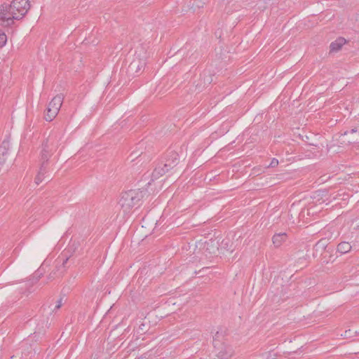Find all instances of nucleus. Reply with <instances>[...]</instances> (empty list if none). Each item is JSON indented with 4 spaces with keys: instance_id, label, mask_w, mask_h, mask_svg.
Returning a JSON list of instances; mask_svg holds the SVG:
<instances>
[{
    "instance_id": "nucleus-1",
    "label": "nucleus",
    "mask_w": 359,
    "mask_h": 359,
    "mask_svg": "<svg viewBox=\"0 0 359 359\" xmlns=\"http://www.w3.org/2000/svg\"><path fill=\"white\" fill-rule=\"evenodd\" d=\"M144 195V192L140 189H131L123 192L118 201V205L123 213L128 214L134 208L138 206Z\"/></svg>"
},
{
    "instance_id": "nucleus-2",
    "label": "nucleus",
    "mask_w": 359,
    "mask_h": 359,
    "mask_svg": "<svg viewBox=\"0 0 359 359\" xmlns=\"http://www.w3.org/2000/svg\"><path fill=\"white\" fill-rule=\"evenodd\" d=\"M62 135L59 132L51 133L43 144L41 158L48 161L59 149L61 145Z\"/></svg>"
},
{
    "instance_id": "nucleus-3",
    "label": "nucleus",
    "mask_w": 359,
    "mask_h": 359,
    "mask_svg": "<svg viewBox=\"0 0 359 359\" xmlns=\"http://www.w3.org/2000/svg\"><path fill=\"white\" fill-rule=\"evenodd\" d=\"M219 239L218 237L211 238L209 240H200L196 243V250H198V252H195L198 254L201 252V255L205 257L215 255L219 251Z\"/></svg>"
},
{
    "instance_id": "nucleus-4",
    "label": "nucleus",
    "mask_w": 359,
    "mask_h": 359,
    "mask_svg": "<svg viewBox=\"0 0 359 359\" xmlns=\"http://www.w3.org/2000/svg\"><path fill=\"white\" fill-rule=\"evenodd\" d=\"M146 52L144 48H141L139 50L135 51L133 58L128 67V72L132 75H138L144 69L146 66Z\"/></svg>"
},
{
    "instance_id": "nucleus-5",
    "label": "nucleus",
    "mask_w": 359,
    "mask_h": 359,
    "mask_svg": "<svg viewBox=\"0 0 359 359\" xmlns=\"http://www.w3.org/2000/svg\"><path fill=\"white\" fill-rule=\"evenodd\" d=\"M20 16L15 12L10 3H4L0 6V25L4 27L11 26L13 24V20H20Z\"/></svg>"
},
{
    "instance_id": "nucleus-6",
    "label": "nucleus",
    "mask_w": 359,
    "mask_h": 359,
    "mask_svg": "<svg viewBox=\"0 0 359 359\" xmlns=\"http://www.w3.org/2000/svg\"><path fill=\"white\" fill-rule=\"evenodd\" d=\"M63 100L64 96L62 94H58L52 99L48 105L44 115L46 121H51L55 118L62 107Z\"/></svg>"
},
{
    "instance_id": "nucleus-7",
    "label": "nucleus",
    "mask_w": 359,
    "mask_h": 359,
    "mask_svg": "<svg viewBox=\"0 0 359 359\" xmlns=\"http://www.w3.org/2000/svg\"><path fill=\"white\" fill-rule=\"evenodd\" d=\"M219 333L217 332L214 338V346L217 348L216 356L218 359H230L234 355V349L233 346L226 342L219 343L217 339Z\"/></svg>"
},
{
    "instance_id": "nucleus-8",
    "label": "nucleus",
    "mask_w": 359,
    "mask_h": 359,
    "mask_svg": "<svg viewBox=\"0 0 359 359\" xmlns=\"http://www.w3.org/2000/svg\"><path fill=\"white\" fill-rule=\"evenodd\" d=\"M161 163L169 170L173 169L179 163V155L173 150H168L164 155Z\"/></svg>"
},
{
    "instance_id": "nucleus-9",
    "label": "nucleus",
    "mask_w": 359,
    "mask_h": 359,
    "mask_svg": "<svg viewBox=\"0 0 359 359\" xmlns=\"http://www.w3.org/2000/svg\"><path fill=\"white\" fill-rule=\"evenodd\" d=\"M11 4L12 9L18 13L20 19L25 15L28 10L30 8L29 0H13Z\"/></svg>"
},
{
    "instance_id": "nucleus-10",
    "label": "nucleus",
    "mask_w": 359,
    "mask_h": 359,
    "mask_svg": "<svg viewBox=\"0 0 359 359\" xmlns=\"http://www.w3.org/2000/svg\"><path fill=\"white\" fill-rule=\"evenodd\" d=\"M41 165L38 173L35 177L34 182L39 185L41 184L46 177V174L48 172V161H44L40 158Z\"/></svg>"
},
{
    "instance_id": "nucleus-11",
    "label": "nucleus",
    "mask_w": 359,
    "mask_h": 359,
    "mask_svg": "<svg viewBox=\"0 0 359 359\" xmlns=\"http://www.w3.org/2000/svg\"><path fill=\"white\" fill-rule=\"evenodd\" d=\"M168 171L169 170L161 162L159 163L151 173V181L158 179Z\"/></svg>"
},
{
    "instance_id": "nucleus-12",
    "label": "nucleus",
    "mask_w": 359,
    "mask_h": 359,
    "mask_svg": "<svg viewBox=\"0 0 359 359\" xmlns=\"http://www.w3.org/2000/svg\"><path fill=\"white\" fill-rule=\"evenodd\" d=\"M219 252H220L222 254H224L225 252H232L234 250L233 242L229 238H224L221 242L219 241Z\"/></svg>"
},
{
    "instance_id": "nucleus-13",
    "label": "nucleus",
    "mask_w": 359,
    "mask_h": 359,
    "mask_svg": "<svg viewBox=\"0 0 359 359\" xmlns=\"http://www.w3.org/2000/svg\"><path fill=\"white\" fill-rule=\"evenodd\" d=\"M67 258L65 260H63L62 263L57 267V271H53L49 274V280H53L55 279V278H59L63 275V273L65 271V264L67 263Z\"/></svg>"
},
{
    "instance_id": "nucleus-14",
    "label": "nucleus",
    "mask_w": 359,
    "mask_h": 359,
    "mask_svg": "<svg viewBox=\"0 0 359 359\" xmlns=\"http://www.w3.org/2000/svg\"><path fill=\"white\" fill-rule=\"evenodd\" d=\"M287 238V235L285 233H276L272 238L273 244L278 248L286 241Z\"/></svg>"
},
{
    "instance_id": "nucleus-15",
    "label": "nucleus",
    "mask_w": 359,
    "mask_h": 359,
    "mask_svg": "<svg viewBox=\"0 0 359 359\" xmlns=\"http://www.w3.org/2000/svg\"><path fill=\"white\" fill-rule=\"evenodd\" d=\"M346 39L339 37L334 41L332 42L330 46V52H337L346 43Z\"/></svg>"
},
{
    "instance_id": "nucleus-16",
    "label": "nucleus",
    "mask_w": 359,
    "mask_h": 359,
    "mask_svg": "<svg viewBox=\"0 0 359 359\" xmlns=\"http://www.w3.org/2000/svg\"><path fill=\"white\" fill-rule=\"evenodd\" d=\"M351 250V245L348 242H341L337 245V250L340 253L345 254Z\"/></svg>"
},
{
    "instance_id": "nucleus-17",
    "label": "nucleus",
    "mask_w": 359,
    "mask_h": 359,
    "mask_svg": "<svg viewBox=\"0 0 359 359\" xmlns=\"http://www.w3.org/2000/svg\"><path fill=\"white\" fill-rule=\"evenodd\" d=\"M149 327V324H148V323H145V322H142V323H141L139 325V326H138V327L137 328V330H136V331H137V332L138 334H142L146 333V332L148 331Z\"/></svg>"
},
{
    "instance_id": "nucleus-18",
    "label": "nucleus",
    "mask_w": 359,
    "mask_h": 359,
    "mask_svg": "<svg viewBox=\"0 0 359 359\" xmlns=\"http://www.w3.org/2000/svg\"><path fill=\"white\" fill-rule=\"evenodd\" d=\"M207 0H194L191 5V8L194 10L201 8L205 4Z\"/></svg>"
},
{
    "instance_id": "nucleus-19",
    "label": "nucleus",
    "mask_w": 359,
    "mask_h": 359,
    "mask_svg": "<svg viewBox=\"0 0 359 359\" xmlns=\"http://www.w3.org/2000/svg\"><path fill=\"white\" fill-rule=\"evenodd\" d=\"M7 41V36L6 34L0 30V48L4 46Z\"/></svg>"
},
{
    "instance_id": "nucleus-20",
    "label": "nucleus",
    "mask_w": 359,
    "mask_h": 359,
    "mask_svg": "<svg viewBox=\"0 0 359 359\" xmlns=\"http://www.w3.org/2000/svg\"><path fill=\"white\" fill-rule=\"evenodd\" d=\"M278 165V161L276 158H273L271 161L269 167L275 168Z\"/></svg>"
},
{
    "instance_id": "nucleus-21",
    "label": "nucleus",
    "mask_w": 359,
    "mask_h": 359,
    "mask_svg": "<svg viewBox=\"0 0 359 359\" xmlns=\"http://www.w3.org/2000/svg\"><path fill=\"white\" fill-rule=\"evenodd\" d=\"M351 330H346L344 334H341L344 338H350L351 336Z\"/></svg>"
},
{
    "instance_id": "nucleus-22",
    "label": "nucleus",
    "mask_w": 359,
    "mask_h": 359,
    "mask_svg": "<svg viewBox=\"0 0 359 359\" xmlns=\"http://www.w3.org/2000/svg\"><path fill=\"white\" fill-rule=\"evenodd\" d=\"M357 132H358V133H359V130H358L356 128H355L351 129L350 131H346V132H344V135H348V133H357Z\"/></svg>"
},
{
    "instance_id": "nucleus-23",
    "label": "nucleus",
    "mask_w": 359,
    "mask_h": 359,
    "mask_svg": "<svg viewBox=\"0 0 359 359\" xmlns=\"http://www.w3.org/2000/svg\"><path fill=\"white\" fill-rule=\"evenodd\" d=\"M7 158H8V156H1V157L0 161H1V162L0 163V166L3 165L4 164H5L6 163Z\"/></svg>"
},
{
    "instance_id": "nucleus-24",
    "label": "nucleus",
    "mask_w": 359,
    "mask_h": 359,
    "mask_svg": "<svg viewBox=\"0 0 359 359\" xmlns=\"http://www.w3.org/2000/svg\"><path fill=\"white\" fill-rule=\"evenodd\" d=\"M62 298H60V299L57 301V305L55 306V309H60V308L61 307V306H62Z\"/></svg>"
},
{
    "instance_id": "nucleus-25",
    "label": "nucleus",
    "mask_w": 359,
    "mask_h": 359,
    "mask_svg": "<svg viewBox=\"0 0 359 359\" xmlns=\"http://www.w3.org/2000/svg\"><path fill=\"white\" fill-rule=\"evenodd\" d=\"M137 359H149V356L147 353H144L140 357H139Z\"/></svg>"
},
{
    "instance_id": "nucleus-26",
    "label": "nucleus",
    "mask_w": 359,
    "mask_h": 359,
    "mask_svg": "<svg viewBox=\"0 0 359 359\" xmlns=\"http://www.w3.org/2000/svg\"><path fill=\"white\" fill-rule=\"evenodd\" d=\"M198 252V250H196V249H195L194 252ZM194 254H195V255H196V257H199V259H201V257H199V256H198V255H199V254H201V252H199V253H198V254H196V253H194Z\"/></svg>"
},
{
    "instance_id": "nucleus-27",
    "label": "nucleus",
    "mask_w": 359,
    "mask_h": 359,
    "mask_svg": "<svg viewBox=\"0 0 359 359\" xmlns=\"http://www.w3.org/2000/svg\"><path fill=\"white\" fill-rule=\"evenodd\" d=\"M264 355H266L265 358L267 359L269 357L270 353H266Z\"/></svg>"
}]
</instances>
